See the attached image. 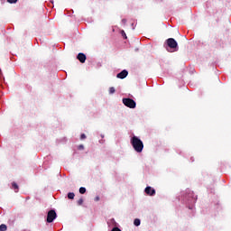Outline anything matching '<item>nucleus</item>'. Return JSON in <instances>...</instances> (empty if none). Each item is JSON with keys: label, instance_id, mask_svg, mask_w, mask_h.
Wrapping results in <instances>:
<instances>
[{"label": "nucleus", "instance_id": "obj_1", "mask_svg": "<svg viewBox=\"0 0 231 231\" xmlns=\"http://www.w3.org/2000/svg\"><path fill=\"white\" fill-rule=\"evenodd\" d=\"M131 143L136 152H142V151H143V142H142V140L137 136L134 135L132 137Z\"/></svg>", "mask_w": 231, "mask_h": 231}, {"label": "nucleus", "instance_id": "obj_2", "mask_svg": "<svg viewBox=\"0 0 231 231\" xmlns=\"http://www.w3.org/2000/svg\"><path fill=\"white\" fill-rule=\"evenodd\" d=\"M168 48L166 49L167 51H170V53H173V51H178V42L174 38H170L166 41Z\"/></svg>", "mask_w": 231, "mask_h": 231}, {"label": "nucleus", "instance_id": "obj_3", "mask_svg": "<svg viewBox=\"0 0 231 231\" xmlns=\"http://www.w3.org/2000/svg\"><path fill=\"white\" fill-rule=\"evenodd\" d=\"M123 104L130 109H134V107H136V102L131 98H123Z\"/></svg>", "mask_w": 231, "mask_h": 231}, {"label": "nucleus", "instance_id": "obj_4", "mask_svg": "<svg viewBox=\"0 0 231 231\" xmlns=\"http://www.w3.org/2000/svg\"><path fill=\"white\" fill-rule=\"evenodd\" d=\"M57 219V213L55 210L51 209L47 214V223H53Z\"/></svg>", "mask_w": 231, "mask_h": 231}, {"label": "nucleus", "instance_id": "obj_5", "mask_svg": "<svg viewBox=\"0 0 231 231\" xmlns=\"http://www.w3.org/2000/svg\"><path fill=\"white\" fill-rule=\"evenodd\" d=\"M187 198L190 201V203L194 204L198 200V197L194 195V191H191L190 189L187 190Z\"/></svg>", "mask_w": 231, "mask_h": 231}, {"label": "nucleus", "instance_id": "obj_6", "mask_svg": "<svg viewBox=\"0 0 231 231\" xmlns=\"http://www.w3.org/2000/svg\"><path fill=\"white\" fill-rule=\"evenodd\" d=\"M144 192L148 196H154L156 194V190L149 186L145 188Z\"/></svg>", "mask_w": 231, "mask_h": 231}, {"label": "nucleus", "instance_id": "obj_7", "mask_svg": "<svg viewBox=\"0 0 231 231\" xmlns=\"http://www.w3.org/2000/svg\"><path fill=\"white\" fill-rule=\"evenodd\" d=\"M127 75H129V72H127V70L124 69L123 71L118 73L116 75V77H117V79H125V77H127Z\"/></svg>", "mask_w": 231, "mask_h": 231}, {"label": "nucleus", "instance_id": "obj_8", "mask_svg": "<svg viewBox=\"0 0 231 231\" xmlns=\"http://www.w3.org/2000/svg\"><path fill=\"white\" fill-rule=\"evenodd\" d=\"M77 59L81 62V64H84V62H86V54L79 53Z\"/></svg>", "mask_w": 231, "mask_h": 231}, {"label": "nucleus", "instance_id": "obj_9", "mask_svg": "<svg viewBox=\"0 0 231 231\" xmlns=\"http://www.w3.org/2000/svg\"><path fill=\"white\" fill-rule=\"evenodd\" d=\"M107 225H108V226H115V227H116V221H115V218H112V219H110L108 222H107Z\"/></svg>", "mask_w": 231, "mask_h": 231}, {"label": "nucleus", "instance_id": "obj_10", "mask_svg": "<svg viewBox=\"0 0 231 231\" xmlns=\"http://www.w3.org/2000/svg\"><path fill=\"white\" fill-rule=\"evenodd\" d=\"M12 189H14V192H19V186L17 185V183L13 182Z\"/></svg>", "mask_w": 231, "mask_h": 231}, {"label": "nucleus", "instance_id": "obj_11", "mask_svg": "<svg viewBox=\"0 0 231 231\" xmlns=\"http://www.w3.org/2000/svg\"><path fill=\"white\" fill-rule=\"evenodd\" d=\"M68 199H75V193H73V192L68 193Z\"/></svg>", "mask_w": 231, "mask_h": 231}, {"label": "nucleus", "instance_id": "obj_12", "mask_svg": "<svg viewBox=\"0 0 231 231\" xmlns=\"http://www.w3.org/2000/svg\"><path fill=\"white\" fill-rule=\"evenodd\" d=\"M134 225L135 226H140V219L135 218L134 221Z\"/></svg>", "mask_w": 231, "mask_h": 231}, {"label": "nucleus", "instance_id": "obj_13", "mask_svg": "<svg viewBox=\"0 0 231 231\" xmlns=\"http://www.w3.org/2000/svg\"><path fill=\"white\" fill-rule=\"evenodd\" d=\"M79 194H86V188L84 187L79 188Z\"/></svg>", "mask_w": 231, "mask_h": 231}, {"label": "nucleus", "instance_id": "obj_14", "mask_svg": "<svg viewBox=\"0 0 231 231\" xmlns=\"http://www.w3.org/2000/svg\"><path fill=\"white\" fill-rule=\"evenodd\" d=\"M6 225H5V224H2L1 226H0V231H6Z\"/></svg>", "mask_w": 231, "mask_h": 231}, {"label": "nucleus", "instance_id": "obj_15", "mask_svg": "<svg viewBox=\"0 0 231 231\" xmlns=\"http://www.w3.org/2000/svg\"><path fill=\"white\" fill-rule=\"evenodd\" d=\"M121 35L124 37V39H127V34H125V31H121Z\"/></svg>", "mask_w": 231, "mask_h": 231}, {"label": "nucleus", "instance_id": "obj_16", "mask_svg": "<svg viewBox=\"0 0 231 231\" xmlns=\"http://www.w3.org/2000/svg\"><path fill=\"white\" fill-rule=\"evenodd\" d=\"M115 88H113V87H111L110 88H109V93H110V95H113V93H115Z\"/></svg>", "mask_w": 231, "mask_h": 231}, {"label": "nucleus", "instance_id": "obj_17", "mask_svg": "<svg viewBox=\"0 0 231 231\" xmlns=\"http://www.w3.org/2000/svg\"><path fill=\"white\" fill-rule=\"evenodd\" d=\"M82 203H84V199H79L78 200V205H82Z\"/></svg>", "mask_w": 231, "mask_h": 231}, {"label": "nucleus", "instance_id": "obj_18", "mask_svg": "<svg viewBox=\"0 0 231 231\" xmlns=\"http://www.w3.org/2000/svg\"><path fill=\"white\" fill-rule=\"evenodd\" d=\"M11 5H14V3H17V0H7Z\"/></svg>", "mask_w": 231, "mask_h": 231}, {"label": "nucleus", "instance_id": "obj_19", "mask_svg": "<svg viewBox=\"0 0 231 231\" xmlns=\"http://www.w3.org/2000/svg\"><path fill=\"white\" fill-rule=\"evenodd\" d=\"M81 140H86V134H82L81 136H80Z\"/></svg>", "mask_w": 231, "mask_h": 231}, {"label": "nucleus", "instance_id": "obj_20", "mask_svg": "<svg viewBox=\"0 0 231 231\" xmlns=\"http://www.w3.org/2000/svg\"><path fill=\"white\" fill-rule=\"evenodd\" d=\"M111 231H122V230L118 227H114Z\"/></svg>", "mask_w": 231, "mask_h": 231}, {"label": "nucleus", "instance_id": "obj_21", "mask_svg": "<svg viewBox=\"0 0 231 231\" xmlns=\"http://www.w3.org/2000/svg\"><path fill=\"white\" fill-rule=\"evenodd\" d=\"M95 201H100V197H96Z\"/></svg>", "mask_w": 231, "mask_h": 231}, {"label": "nucleus", "instance_id": "obj_22", "mask_svg": "<svg viewBox=\"0 0 231 231\" xmlns=\"http://www.w3.org/2000/svg\"><path fill=\"white\" fill-rule=\"evenodd\" d=\"M122 23H124V24H125L126 20H125V19H123V20H122Z\"/></svg>", "mask_w": 231, "mask_h": 231}, {"label": "nucleus", "instance_id": "obj_23", "mask_svg": "<svg viewBox=\"0 0 231 231\" xmlns=\"http://www.w3.org/2000/svg\"><path fill=\"white\" fill-rule=\"evenodd\" d=\"M79 149H84V145H79Z\"/></svg>", "mask_w": 231, "mask_h": 231}, {"label": "nucleus", "instance_id": "obj_24", "mask_svg": "<svg viewBox=\"0 0 231 231\" xmlns=\"http://www.w3.org/2000/svg\"><path fill=\"white\" fill-rule=\"evenodd\" d=\"M189 208L192 209V207L189 206Z\"/></svg>", "mask_w": 231, "mask_h": 231}]
</instances>
